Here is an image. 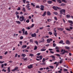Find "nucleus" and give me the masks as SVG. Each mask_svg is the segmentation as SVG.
Returning <instances> with one entry per match:
<instances>
[{
  "label": "nucleus",
  "mask_w": 73,
  "mask_h": 73,
  "mask_svg": "<svg viewBox=\"0 0 73 73\" xmlns=\"http://www.w3.org/2000/svg\"><path fill=\"white\" fill-rule=\"evenodd\" d=\"M19 20L21 22L23 21L24 22H25L26 21V18H25L23 15H21L20 17Z\"/></svg>",
  "instance_id": "f257e3e1"
},
{
  "label": "nucleus",
  "mask_w": 73,
  "mask_h": 73,
  "mask_svg": "<svg viewBox=\"0 0 73 73\" xmlns=\"http://www.w3.org/2000/svg\"><path fill=\"white\" fill-rule=\"evenodd\" d=\"M22 31H23V35H28V32L27 31H26L25 32V29L23 28L22 29Z\"/></svg>",
  "instance_id": "f03ea898"
},
{
  "label": "nucleus",
  "mask_w": 73,
  "mask_h": 73,
  "mask_svg": "<svg viewBox=\"0 0 73 73\" xmlns=\"http://www.w3.org/2000/svg\"><path fill=\"white\" fill-rule=\"evenodd\" d=\"M29 5H30V4H27V5H26V7L27 8V9L29 11V10H31V8H29V7H30V6H29Z\"/></svg>",
  "instance_id": "7ed1b4c3"
},
{
  "label": "nucleus",
  "mask_w": 73,
  "mask_h": 73,
  "mask_svg": "<svg viewBox=\"0 0 73 73\" xmlns=\"http://www.w3.org/2000/svg\"><path fill=\"white\" fill-rule=\"evenodd\" d=\"M40 10L43 11H44V8H45V7H44L43 5H41L40 6Z\"/></svg>",
  "instance_id": "20e7f679"
},
{
  "label": "nucleus",
  "mask_w": 73,
  "mask_h": 73,
  "mask_svg": "<svg viewBox=\"0 0 73 73\" xmlns=\"http://www.w3.org/2000/svg\"><path fill=\"white\" fill-rule=\"evenodd\" d=\"M65 53H68V51H66L65 50H64L63 51V52L61 53V54L62 55V54H64Z\"/></svg>",
  "instance_id": "39448f33"
},
{
  "label": "nucleus",
  "mask_w": 73,
  "mask_h": 73,
  "mask_svg": "<svg viewBox=\"0 0 73 73\" xmlns=\"http://www.w3.org/2000/svg\"><path fill=\"white\" fill-rule=\"evenodd\" d=\"M52 40L53 39H48L47 40V43H50V41Z\"/></svg>",
  "instance_id": "423d86ee"
},
{
  "label": "nucleus",
  "mask_w": 73,
  "mask_h": 73,
  "mask_svg": "<svg viewBox=\"0 0 73 73\" xmlns=\"http://www.w3.org/2000/svg\"><path fill=\"white\" fill-rule=\"evenodd\" d=\"M53 9L55 10V11H57V9H58V7H56L55 6H53Z\"/></svg>",
  "instance_id": "0eeeda50"
},
{
  "label": "nucleus",
  "mask_w": 73,
  "mask_h": 73,
  "mask_svg": "<svg viewBox=\"0 0 73 73\" xmlns=\"http://www.w3.org/2000/svg\"><path fill=\"white\" fill-rule=\"evenodd\" d=\"M29 69H31L33 68V64H30L29 66H27Z\"/></svg>",
  "instance_id": "6e6552de"
},
{
  "label": "nucleus",
  "mask_w": 73,
  "mask_h": 73,
  "mask_svg": "<svg viewBox=\"0 0 73 73\" xmlns=\"http://www.w3.org/2000/svg\"><path fill=\"white\" fill-rule=\"evenodd\" d=\"M50 57H51L52 58V61H54L55 60V57L53 55L50 56Z\"/></svg>",
  "instance_id": "1a4fd4ad"
},
{
  "label": "nucleus",
  "mask_w": 73,
  "mask_h": 73,
  "mask_svg": "<svg viewBox=\"0 0 73 73\" xmlns=\"http://www.w3.org/2000/svg\"><path fill=\"white\" fill-rule=\"evenodd\" d=\"M31 36L33 37H35L36 36V33H34V34H32L31 35Z\"/></svg>",
  "instance_id": "9d476101"
},
{
  "label": "nucleus",
  "mask_w": 73,
  "mask_h": 73,
  "mask_svg": "<svg viewBox=\"0 0 73 73\" xmlns=\"http://www.w3.org/2000/svg\"><path fill=\"white\" fill-rule=\"evenodd\" d=\"M66 44H68V45H69V44H70V41H69V40H67L66 41Z\"/></svg>",
  "instance_id": "9b49d317"
},
{
  "label": "nucleus",
  "mask_w": 73,
  "mask_h": 73,
  "mask_svg": "<svg viewBox=\"0 0 73 73\" xmlns=\"http://www.w3.org/2000/svg\"><path fill=\"white\" fill-rule=\"evenodd\" d=\"M47 15L48 16H50L51 15V13L49 11H47Z\"/></svg>",
  "instance_id": "f8f14e48"
},
{
  "label": "nucleus",
  "mask_w": 73,
  "mask_h": 73,
  "mask_svg": "<svg viewBox=\"0 0 73 73\" xmlns=\"http://www.w3.org/2000/svg\"><path fill=\"white\" fill-rule=\"evenodd\" d=\"M61 11H62V12H63L64 15H65V10L64 9H62L61 10Z\"/></svg>",
  "instance_id": "ddd939ff"
},
{
  "label": "nucleus",
  "mask_w": 73,
  "mask_h": 73,
  "mask_svg": "<svg viewBox=\"0 0 73 73\" xmlns=\"http://www.w3.org/2000/svg\"><path fill=\"white\" fill-rule=\"evenodd\" d=\"M16 23L18 24H21V22L19 21H16Z\"/></svg>",
  "instance_id": "4468645a"
},
{
  "label": "nucleus",
  "mask_w": 73,
  "mask_h": 73,
  "mask_svg": "<svg viewBox=\"0 0 73 73\" xmlns=\"http://www.w3.org/2000/svg\"><path fill=\"white\" fill-rule=\"evenodd\" d=\"M7 70L8 72H7V73H9L11 72V69H10V67H9L7 68Z\"/></svg>",
  "instance_id": "2eb2a0df"
},
{
  "label": "nucleus",
  "mask_w": 73,
  "mask_h": 73,
  "mask_svg": "<svg viewBox=\"0 0 73 73\" xmlns=\"http://www.w3.org/2000/svg\"><path fill=\"white\" fill-rule=\"evenodd\" d=\"M22 11H23V12H25L26 11V10H25V7H23L22 9Z\"/></svg>",
  "instance_id": "dca6fc26"
},
{
  "label": "nucleus",
  "mask_w": 73,
  "mask_h": 73,
  "mask_svg": "<svg viewBox=\"0 0 73 73\" xmlns=\"http://www.w3.org/2000/svg\"><path fill=\"white\" fill-rule=\"evenodd\" d=\"M46 12L45 11L44 12L43 15H42V16H45L46 15Z\"/></svg>",
  "instance_id": "f3484780"
},
{
  "label": "nucleus",
  "mask_w": 73,
  "mask_h": 73,
  "mask_svg": "<svg viewBox=\"0 0 73 73\" xmlns=\"http://www.w3.org/2000/svg\"><path fill=\"white\" fill-rule=\"evenodd\" d=\"M65 48L66 49H70V47H68V46H66L65 47Z\"/></svg>",
  "instance_id": "a211bd4d"
},
{
  "label": "nucleus",
  "mask_w": 73,
  "mask_h": 73,
  "mask_svg": "<svg viewBox=\"0 0 73 73\" xmlns=\"http://www.w3.org/2000/svg\"><path fill=\"white\" fill-rule=\"evenodd\" d=\"M68 23H70V24H73V21H72L69 20L68 21Z\"/></svg>",
  "instance_id": "6ab92c4d"
},
{
  "label": "nucleus",
  "mask_w": 73,
  "mask_h": 73,
  "mask_svg": "<svg viewBox=\"0 0 73 73\" xmlns=\"http://www.w3.org/2000/svg\"><path fill=\"white\" fill-rule=\"evenodd\" d=\"M46 50V49L45 48H42L40 50V51H42V52L44 51H45Z\"/></svg>",
  "instance_id": "aec40b11"
},
{
  "label": "nucleus",
  "mask_w": 73,
  "mask_h": 73,
  "mask_svg": "<svg viewBox=\"0 0 73 73\" xmlns=\"http://www.w3.org/2000/svg\"><path fill=\"white\" fill-rule=\"evenodd\" d=\"M27 46L26 45H23L22 46V48L24 49V48H27Z\"/></svg>",
  "instance_id": "412c9836"
},
{
  "label": "nucleus",
  "mask_w": 73,
  "mask_h": 73,
  "mask_svg": "<svg viewBox=\"0 0 73 73\" xmlns=\"http://www.w3.org/2000/svg\"><path fill=\"white\" fill-rule=\"evenodd\" d=\"M63 59H62L60 60V61L59 62L60 64H62L63 62Z\"/></svg>",
  "instance_id": "4be33fe9"
},
{
  "label": "nucleus",
  "mask_w": 73,
  "mask_h": 73,
  "mask_svg": "<svg viewBox=\"0 0 73 73\" xmlns=\"http://www.w3.org/2000/svg\"><path fill=\"white\" fill-rule=\"evenodd\" d=\"M57 29L59 31H63V29L62 28H57Z\"/></svg>",
  "instance_id": "5701e85b"
},
{
  "label": "nucleus",
  "mask_w": 73,
  "mask_h": 73,
  "mask_svg": "<svg viewBox=\"0 0 73 73\" xmlns=\"http://www.w3.org/2000/svg\"><path fill=\"white\" fill-rule=\"evenodd\" d=\"M41 65H45L46 64V63L45 62H44L43 63H40Z\"/></svg>",
  "instance_id": "b1692460"
},
{
  "label": "nucleus",
  "mask_w": 73,
  "mask_h": 73,
  "mask_svg": "<svg viewBox=\"0 0 73 73\" xmlns=\"http://www.w3.org/2000/svg\"><path fill=\"white\" fill-rule=\"evenodd\" d=\"M60 44H63L64 43V41L62 40H61L59 42Z\"/></svg>",
  "instance_id": "393cba45"
},
{
  "label": "nucleus",
  "mask_w": 73,
  "mask_h": 73,
  "mask_svg": "<svg viewBox=\"0 0 73 73\" xmlns=\"http://www.w3.org/2000/svg\"><path fill=\"white\" fill-rule=\"evenodd\" d=\"M48 3L49 4H51V3H52V1H48Z\"/></svg>",
  "instance_id": "a878e982"
},
{
  "label": "nucleus",
  "mask_w": 73,
  "mask_h": 73,
  "mask_svg": "<svg viewBox=\"0 0 73 73\" xmlns=\"http://www.w3.org/2000/svg\"><path fill=\"white\" fill-rule=\"evenodd\" d=\"M21 56H23V57H25L26 56V55L25 54H21Z\"/></svg>",
  "instance_id": "bb28decb"
},
{
  "label": "nucleus",
  "mask_w": 73,
  "mask_h": 73,
  "mask_svg": "<svg viewBox=\"0 0 73 73\" xmlns=\"http://www.w3.org/2000/svg\"><path fill=\"white\" fill-rule=\"evenodd\" d=\"M66 17H67V18H70V15H66Z\"/></svg>",
  "instance_id": "cd10ccee"
},
{
  "label": "nucleus",
  "mask_w": 73,
  "mask_h": 73,
  "mask_svg": "<svg viewBox=\"0 0 73 73\" xmlns=\"http://www.w3.org/2000/svg\"><path fill=\"white\" fill-rule=\"evenodd\" d=\"M47 21L48 22H50V21H52V20L50 19H47Z\"/></svg>",
  "instance_id": "c85d7f7f"
},
{
  "label": "nucleus",
  "mask_w": 73,
  "mask_h": 73,
  "mask_svg": "<svg viewBox=\"0 0 73 73\" xmlns=\"http://www.w3.org/2000/svg\"><path fill=\"white\" fill-rule=\"evenodd\" d=\"M57 33H54V35H55V37H57Z\"/></svg>",
  "instance_id": "c756f323"
},
{
  "label": "nucleus",
  "mask_w": 73,
  "mask_h": 73,
  "mask_svg": "<svg viewBox=\"0 0 73 73\" xmlns=\"http://www.w3.org/2000/svg\"><path fill=\"white\" fill-rule=\"evenodd\" d=\"M37 49V47L36 46H35L34 50H36Z\"/></svg>",
  "instance_id": "7c9ffc66"
},
{
  "label": "nucleus",
  "mask_w": 73,
  "mask_h": 73,
  "mask_svg": "<svg viewBox=\"0 0 73 73\" xmlns=\"http://www.w3.org/2000/svg\"><path fill=\"white\" fill-rule=\"evenodd\" d=\"M29 56L31 57H33V56H34V55L33 54H30Z\"/></svg>",
  "instance_id": "2f4dec72"
},
{
  "label": "nucleus",
  "mask_w": 73,
  "mask_h": 73,
  "mask_svg": "<svg viewBox=\"0 0 73 73\" xmlns=\"http://www.w3.org/2000/svg\"><path fill=\"white\" fill-rule=\"evenodd\" d=\"M55 55L57 56H58V57H60V55L58 54H55Z\"/></svg>",
  "instance_id": "473e14b6"
},
{
  "label": "nucleus",
  "mask_w": 73,
  "mask_h": 73,
  "mask_svg": "<svg viewBox=\"0 0 73 73\" xmlns=\"http://www.w3.org/2000/svg\"><path fill=\"white\" fill-rule=\"evenodd\" d=\"M42 58V56H39V59H40V60H41V59Z\"/></svg>",
  "instance_id": "72a5a7b5"
},
{
  "label": "nucleus",
  "mask_w": 73,
  "mask_h": 73,
  "mask_svg": "<svg viewBox=\"0 0 73 73\" xmlns=\"http://www.w3.org/2000/svg\"><path fill=\"white\" fill-rule=\"evenodd\" d=\"M62 2H64L65 3H67V1L65 0H62Z\"/></svg>",
  "instance_id": "f704fd0d"
},
{
  "label": "nucleus",
  "mask_w": 73,
  "mask_h": 73,
  "mask_svg": "<svg viewBox=\"0 0 73 73\" xmlns=\"http://www.w3.org/2000/svg\"><path fill=\"white\" fill-rule=\"evenodd\" d=\"M57 1L58 2V3H62L61 0H57Z\"/></svg>",
  "instance_id": "c9c22d12"
},
{
  "label": "nucleus",
  "mask_w": 73,
  "mask_h": 73,
  "mask_svg": "<svg viewBox=\"0 0 73 73\" xmlns=\"http://www.w3.org/2000/svg\"><path fill=\"white\" fill-rule=\"evenodd\" d=\"M65 3H62L61 4V6H62V7L65 6Z\"/></svg>",
  "instance_id": "e433bc0d"
},
{
  "label": "nucleus",
  "mask_w": 73,
  "mask_h": 73,
  "mask_svg": "<svg viewBox=\"0 0 73 73\" xmlns=\"http://www.w3.org/2000/svg\"><path fill=\"white\" fill-rule=\"evenodd\" d=\"M42 62H45V61H46L45 59V58H43L42 60Z\"/></svg>",
  "instance_id": "4c0bfd02"
},
{
  "label": "nucleus",
  "mask_w": 73,
  "mask_h": 73,
  "mask_svg": "<svg viewBox=\"0 0 73 73\" xmlns=\"http://www.w3.org/2000/svg\"><path fill=\"white\" fill-rule=\"evenodd\" d=\"M31 5H32V6H33V7H35V5H34L33 4V3H31Z\"/></svg>",
  "instance_id": "58836bf2"
},
{
  "label": "nucleus",
  "mask_w": 73,
  "mask_h": 73,
  "mask_svg": "<svg viewBox=\"0 0 73 73\" xmlns=\"http://www.w3.org/2000/svg\"><path fill=\"white\" fill-rule=\"evenodd\" d=\"M54 33H56V32H57V31H56V28H54Z\"/></svg>",
  "instance_id": "ea45409f"
},
{
  "label": "nucleus",
  "mask_w": 73,
  "mask_h": 73,
  "mask_svg": "<svg viewBox=\"0 0 73 73\" xmlns=\"http://www.w3.org/2000/svg\"><path fill=\"white\" fill-rule=\"evenodd\" d=\"M55 15H57L58 13L57 12H54L53 13Z\"/></svg>",
  "instance_id": "a19ab883"
},
{
  "label": "nucleus",
  "mask_w": 73,
  "mask_h": 73,
  "mask_svg": "<svg viewBox=\"0 0 73 73\" xmlns=\"http://www.w3.org/2000/svg\"><path fill=\"white\" fill-rule=\"evenodd\" d=\"M34 42H35V43H36V45H38V42L37 41H35Z\"/></svg>",
  "instance_id": "79ce46f5"
},
{
  "label": "nucleus",
  "mask_w": 73,
  "mask_h": 73,
  "mask_svg": "<svg viewBox=\"0 0 73 73\" xmlns=\"http://www.w3.org/2000/svg\"><path fill=\"white\" fill-rule=\"evenodd\" d=\"M18 68H18V67H15V68H14V69L15 70H17V69H18Z\"/></svg>",
  "instance_id": "37998d69"
},
{
  "label": "nucleus",
  "mask_w": 73,
  "mask_h": 73,
  "mask_svg": "<svg viewBox=\"0 0 73 73\" xmlns=\"http://www.w3.org/2000/svg\"><path fill=\"white\" fill-rule=\"evenodd\" d=\"M26 22L27 23H29V19H27V20L26 21Z\"/></svg>",
  "instance_id": "c03bdc74"
},
{
  "label": "nucleus",
  "mask_w": 73,
  "mask_h": 73,
  "mask_svg": "<svg viewBox=\"0 0 73 73\" xmlns=\"http://www.w3.org/2000/svg\"><path fill=\"white\" fill-rule=\"evenodd\" d=\"M53 47H55L56 46V44L55 43H53Z\"/></svg>",
  "instance_id": "a18cd8bd"
},
{
  "label": "nucleus",
  "mask_w": 73,
  "mask_h": 73,
  "mask_svg": "<svg viewBox=\"0 0 73 73\" xmlns=\"http://www.w3.org/2000/svg\"><path fill=\"white\" fill-rule=\"evenodd\" d=\"M49 67L51 69H53L54 68V67L52 66H50Z\"/></svg>",
  "instance_id": "49530a36"
},
{
  "label": "nucleus",
  "mask_w": 73,
  "mask_h": 73,
  "mask_svg": "<svg viewBox=\"0 0 73 73\" xmlns=\"http://www.w3.org/2000/svg\"><path fill=\"white\" fill-rule=\"evenodd\" d=\"M15 13L16 15H18V14H19V12H17V11H16Z\"/></svg>",
  "instance_id": "de8ad7c7"
},
{
  "label": "nucleus",
  "mask_w": 73,
  "mask_h": 73,
  "mask_svg": "<svg viewBox=\"0 0 73 73\" xmlns=\"http://www.w3.org/2000/svg\"><path fill=\"white\" fill-rule=\"evenodd\" d=\"M48 33L50 35H52L53 33H52L51 32H48Z\"/></svg>",
  "instance_id": "09e8293b"
},
{
  "label": "nucleus",
  "mask_w": 73,
  "mask_h": 73,
  "mask_svg": "<svg viewBox=\"0 0 73 73\" xmlns=\"http://www.w3.org/2000/svg\"><path fill=\"white\" fill-rule=\"evenodd\" d=\"M36 8H40V6L39 5L36 6Z\"/></svg>",
  "instance_id": "8fccbe9b"
},
{
  "label": "nucleus",
  "mask_w": 73,
  "mask_h": 73,
  "mask_svg": "<svg viewBox=\"0 0 73 73\" xmlns=\"http://www.w3.org/2000/svg\"><path fill=\"white\" fill-rule=\"evenodd\" d=\"M20 39H21V40H23V36H20Z\"/></svg>",
  "instance_id": "3c124183"
},
{
  "label": "nucleus",
  "mask_w": 73,
  "mask_h": 73,
  "mask_svg": "<svg viewBox=\"0 0 73 73\" xmlns=\"http://www.w3.org/2000/svg\"><path fill=\"white\" fill-rule=\"evenodd\" d=\"M30 41L31 42H33V40L32 39H30Z\"/></svg>",
  "instance_id": "603ef678"
},
{
  "label": "nucleus",
  "mask_w": 73,
  "mask_h": 73,
  "mask_svg": "<svg viewBox=\"0 0 73 73\" xmlns=\"http://www.w3.org/2000/svg\"><path fill=\"white\" fill-rule=\"evenodd\" d=\"M58 64H59V62H58L57 64H56V68L57 67V66L58 65Z\"/></svg>",
  "instance_id": "864d4df0"
},
{
  "label": "nucleus",
  "mask_w": 73,
  "mask_h": 73,
  "mask_svg": "<svg viewBox=\"0 0 73 73\" xmlns=\"http://www.w3.org/2000/svg\"><path fill=\"white\" fill-rule=\"evenodd\" d=\"M50 52V53H52V54H53V53H54V51H51Z\"/></svg>",
  "instance_id": "5fc2aeb1"
},
{
  "label": "nucleus",
  "mask_w": 73,
  "mask_h": 73,
  "mask_svg": "<svg viewBox=\"0 0 73 73\" xmlns=\"http://www.w3.org/2000/svg\"><path fill=\"white\" fill-rule=\"evenodd\" d=\"M21 10V9H20V7H19L17 9V10H18V11H20V10Z\"/></svg>",
  "instance_id": "6e6d98bb"
},
{
  "label": "nucleus",
  "mask_w": 73,
  "mask_h": 73,
  "mask_svg": "<svg viewBox=\"0 0 73 73\" xmlns=\"http://www.w3.org/2000/svg\"><path fill=\"white\" fill-rule=\"evenodd\" d=\"M54 19L55 20H56V21H57V18L56 17H54Z\"/></svg>",
  "instance_id": "4d7b16f0"
},
{
  "label": "nucleus",
  "mask_w": 73,
  "mask_h": 73,
  "mask_svg": "<svg viewBox=\"0 0 73 73\" xmlns=\"http://www.w3.org/2000/svg\"><path fill=\"white\" fill-rule=\"evenodd\" d=\"M2 72H6V70H5L4 69H3L2 70Z\"/></svg>",
  "instance_id": "13d9d810"
},
{
  "label": "nucleus",
  "mask_w": 73,
  "mask_h": 73,
  "mask_svg": "<svg viewBox=\"0 0 73 73\" xmlns=\"http://www.w3.org/2000/svg\"><path fill=\"white\" fill-rule=\"evenodd\" d=\"M60 13L62 15L63 14V12H62V11H61V10L60 11Z\"/></svg>",
  "instance_id": "bf43d9fd"
},
{
  "label": "nucleus",
  "mask_w": 73,
  "mask_h": 73,
  "mask_svg": "<svg viewBox=\"0 0 73 73\" xmlns=\"http://www.w3.org/2000/svg\"><path fill=\"white\" fill-rule=\"evenodd\" d=\"M3 67H4V64H2L1 65V68H3Z\"/></svg>",
  "instance_id": "052dcab7"
},
{
  "label": "nucleus",
  "mask_w": 73,
  "mask_h": 73,
  "mask_svg": "<svg viewBox=\"0 0 73 73\" xmlns=\"http://www.w3.org/2000/svg\"><path fill=\"white\" fill-rule=\"evenodd\" d=\"M66 30L67 31H70V29H69L67 28L66 29Z\"/></svg>",
  "instance_id": "680f3d73"
},
{
  "label": "nucleus",
  "mask_w": 73,
  "mask_h": 73,
  "mask_svg": "<svg viewBox=\"0 0 73 73\" xmlns=\"http://www.w3.org/2000/svg\"><path fill=\"white\" fill-rule=\"evenodd\" d=\"M9 63H12V62H13V61L12 60H10L9 61Z\"/></svg>",
  "instance_id": "e2e57ef3"
},
{
  "label": "nucleus",
  "mask_w": 73,
  "mask_h": 73,
  "mask_svg": "<svg viewBox=\"0 0 73 73\" xmlns=\"http://www.w3.org/2000/svg\"><path fill=\"white\" fill-rule=\"evenodd\" d=\"M17 18L18 19L19 18V17H20V16L19 15H17Z\"/></svg>",
  "instance_id": "0e129e2a"
},
{
  "label": "nucleus",
  "mask_w": 73,
  "mask_h": 73,
  "mask_svg": "<svg viewBox=\"0 0 73 73\" xmlns=\"http://www.w3.org/2000/svg\"><path fill=\"white\" fill-rule=\"evenodd\" d=\"M40 70H43V68H40L39 69Z\"/></svg>",
  "instance_id": "69168bd1"
},
{
  "label": "nucleus",
  "mask_w": 73,
  "mask_h": 73,
  "mask_svg": "<svg viewBox=\"0 0 73 73\" xmlns=\"http://www.w3.org/2000/svg\"><path fill=\"white\" fill-rule=\"evenodd\" d=\"M64 72H66V71H68V70H67L66 69H64Z\"/></svg>",
  "instance_id": "338daca9"
},
{
  "label": "nucleus",
  "mask_w": 73,
  "mask_h": 73,
  "mask_svg": "<svg viewBox=\"0 0 73 73\" xmlns=\"http://www.w3.org/2000/svg\"><path fill=\"white\" fill-rule=\"evenodd\" d=\"M70 29H73V27H70Z\"/></svg>",
  "instance_id": "774afa93"
}]
</instances>
